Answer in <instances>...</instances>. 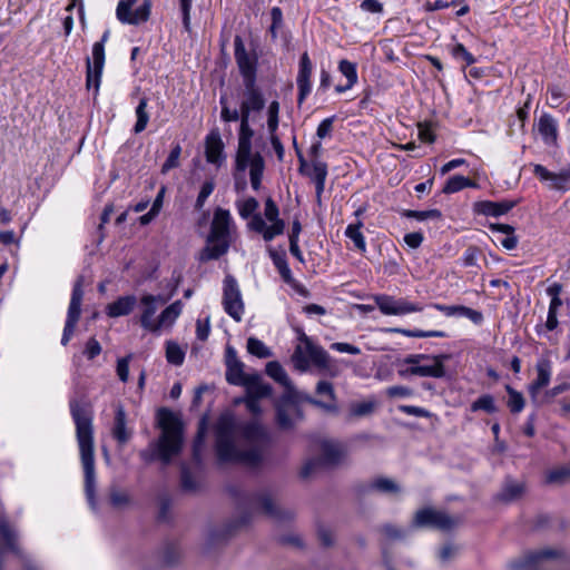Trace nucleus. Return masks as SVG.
<instances>
[{
	"instance_id": "nucleus-1",
	"label": "nucleus",
	"mask_w": 570,
	"mask_h": 570,
	"mask_svg": "<svg viewBox=\"0 0 570 570\" xmlns=\"http://www.w3.org/2000/svg\"><path fill=\"white\" fill-rule=\"evenodd\" d=\"M234 57L244 86L239 104L243 119L238 130V167L243 169L254 137L250 120L265 108L266 99L257 86L258 56L255 51L246 50L243 38L238 35L234 38Z\"/></svg>"
},
{
	"instance_id": "nucleus-2",
	"label": "nucleus",
	"mask_w": 570,
	"mask_h": 570,
	"mask_svg": "<svg viewBox=\"0 0 570 570\" xmlns=\"http://www.w3.org/2000/svg\"><path fill=\"white\" fill-rule=\"evenodd\" d=\"M70 414L76 426V438L83 468L85 492L92 508H95V443L91 405L85 400L71 397L69 401Z\"/></svg>"
},
{
	"instance_id": "nucleus-3",
	"label": "nucleus",
	"mask_w": 570,
	"mask_h": 570,
	"mask_svg": "<svg viewBox=\"0 0 570 570\" xmlns=\"http://www.w3.org/2000/svg\"><path fill=\"white\" fill-rule=\"evenodd\" d=\"M157 422L161 430L159 439L149 444V448L140 452V458L146 463L156 460L168 464L178 455L183 446V423L169 409L161 407L157 411Z\"/></svg>"
},
{
	"instance_id": "nucleus-4",
	"label": "nucleus",
	"mask_w": 570,
	"mask_h": 570,
	"mask_svg": "<svg viewBox=\"0 0 570 570\" xmlns=\"http://www.w3.org/2000/svg\"><path fill=\"white\" fill-rule=\"evenodd\" d=\"M216 454L220 463L237 462L250 468L259 466L264 461L262 445L240 451L235 445V423L230 417H222L216 426Z\"/></svg>"
},
{
	"instance_id": "nucleus-5",
	"label": "nucleus",
	"mask_w": 570,
	"mask_h": 570,
	"mask_svg": "<svg viewBox=\"0 0 570 570\" xmlns=\"http://www.w3.org/2000/svg\"><path fill=\"white\" fill-rule=\"evenodd\" d=\"M238 504L242 509L240 520L227 527V535H230L234 529L246 525L254 513H262L276 522L287 521L293 518V512L278 507L267 492L245 494L240 498Z\"/></svg>"
},
{
	"instance_id": "nucleus-6",
	"label": "nucleus",
	"mask_w": 570,
	"mask_h": 570,
	"mask_svg": "<svg viewBox=\"0 0 570 570\" xmlns=\"http://www.w3.org/2000/svg\"><path fill=\"white\" fill-rule=\"evenodd\" d=\"M230 223L232 217L229 212L218 207L214 213L206 246L199 253L198 259L200 262L205 263L218 259L228 252L230 246Z\"/></svg>"
},
{
	"instance_id": "nucleus-7",
	"label": "nucleus",
	"mask_w": 570,
	"mask_h": 570,
	"mask_svg": "<svg viewBox=\"0 0 570 570\" xmlns=\"http://www.w3.org/2000/svg\"><path fill=\"white\" fill-rule=\"evenodd\" d=\"M302 342L305 344L307 357L304 355L302 346H296L292 356L296 370L306 372L311 362L322 375L330 377L340 375L341 370L336 361L322 346L314 344L305 334L302 336Z\"/></svg>"
},
{
	"instance_id": "nucleus-8",
	"label": "nucleus",
	"mask_w": 570,
	"mask_h": 570,
	"mask_svg": "<svg viewBox=\"0 0 570 570\" xmlns=\"http://www.w3.org/2000/svg\"><path fill=\"white\" fill-rule=\"evenodd\" d=\"M449 358V354H411L404 358V363L410 366L401 373L421 377L441 379L445 376L444 362Z\"/></svg>"
},
{
	"instance_id": "nucleus-9",
	"label": "nucleus",
	"mask_w": 570,
	"mask_h": 570,
	"mask_svg": "<svg viewBox=\"0 0 570 570\" xmlns=\"http://www.w3.org/2000/svg\"><path fill=\"white\" fill-rule=\"evenodd\" d=\"M570 562L566 549L560 547H544L538 550L528 551L518 560L510 563L513 570H543L548 561Z\"/></svg>"
},
{
	"instance_id": "nucleus-10",
	"label": "nucleus",
	"mask_w": 570,
	"mask_h": 570,
	"mask_svg": "<svg viewBox=\"0 0 570 570\" xmlns=\"http://www.w3.org/2000/svg\"><path fill=\"white\" fill-rule=\"evenodd\" d=\"M109 38V31L106 30L101 40L92 46V58L86 59V87L95 89V96L98 95L102 69L105 66V42Z\"/></svg>"
},
{
	"instance_id": "nucleus-11",
	"label": "nucleus",
	"mask_w": 570,
	"mask_h": 570,
	"mask_svg": "<svg viewBox=\"0 0 570 570\" xmlns=\"http://www.w3.org/2000/svg\"><path fill=\"white\" fill-rule=\"evenodd\" d=\"M223 305L225 312L233 320L240 322L244 313V303L237 281L232 275H227L224 279Z\"/></svg>"
},
{
	"instance_id": "nucleus-12",
	"label": "nucleus",
	"mask_w": 570,
	"mask_h": 570,
	"mask_svg": "<svg viewBox=\"0 0 570 570\" xmlns=\"http://www.w3.org/2000/svg\"><path fill=\"white\" fill-rule=\"evenodd\" d=\"M82 297H83L82 278L80 277L77 279V282L75 283L73 288H72L71 299H70V304H69V308H68L67 321H66L62 337H61V344L63 346H66L70 342V340L75 333L76 325H77V323L80 318V314H81Z\"/></svg>"
},
{
	"instance_id": "nucleus-13",
	"label": "nucleus",
	"mask_w": 570,
	"mask_h": 570,
	"mask_svg": "<svg viewBox=\"0 0 570 570\" xmlns=\"http://www.w3.org/2000/svg\"><path fill=\"white\" fill-rule=\"evenodd\" d=\"M315 393L321 399L313 396H305L304 401L317 409H321L325 413L336 415L340 413V406L337 404V397L334 390V385L328 381H318L315 386Z\"/></svg>"
},
{
	"instance_id": "nucleus-14",
	"label": "nucleus",
	"mask_w": 570,
	"mask_h": 570,
	"mask_svg": "<svg viewBox=\"0 0 570 570\" xmlns=\"http://www.w3.org/2000/svg\"><path fill=\"white\" fill-rule=\"evenodd\" d=\"M415 528H434L439 530H451L455 527L456 521L442 511L432 508H424L416 511L413 522Z\"/></svg>"
},
{
	"instance_id": "nucleus-15",
	"label": "nucleus",
	"mask_w": 570,
	"mask_h": 570,
	"mask_svg": "<svg viewBox=\"0 0 570 570\" xmlns=\"http://www.w3.org/2000/svg\"><path fill=\"white\" fill-rule=\"evenodd\" d=\"M137 1L138 0L119 1L116 13L120 22L137 26L146 22L149 19L151 12V1L144 0L135 11H131L132 6L136 4Z\"/></svg>"
},
{
	"instance_id": "nucleus-16",
	"label": "nucleus",
	"mask_w": 570,
	"mask_h": 570,
	"mask_svg": "<svg viewBox=\"0 0 570 570\" xmlns=\"http://www.w3.org/2000/svg\"><path fill=\"white\" fill-rule=\"evenodd\" d=\"M375 304L384 315H405L413 312H421L423 307L420 304L409 302L404 298H395L390 295H376Z\"/></svg>"
},
{
	"instance_id": "nucleus-17",
	"label": "nucleus",
	"mask_w": 570,
	"mask_h": 570,
	"mask_svg": "<svg viewBox=\"0 0 570 570\" xmlns=\"http://www.w3.org/2000/svg\"><path fill=\"white\" fill-rule=\"evenodd\" d=\"M239 435L249 444L267 446L271 442V435L267 429L258 421L252 420L235 425V433Z\"/></svg>"
},
{
	"instance_id": "nucleus-18",
	"label": "nucleus",
	"mask_w": 570,
	"mask_h": 570,
	"mask_svg": "<svg viewBox=\"0 0 570 570\" xmlns=\"http://www.w3.org/2000/svg\"><path fill=\"white\" fill-rule=\"evenodd\" d=\"M226 381L232 385L242 386L250 374L244 372V363L237 357L235 348L227 345L225 350Z\"/></svg>"
},
{
	"instance_id": "nucleus-19",
	"label": "nucleus",
	"mask_w": 570,
	"mask_h": 570,
	"mask_svg": "<svg viewBox=\"0 0 570 570\" xmlns=\"http://www.w3.org/2000/svg\"><path fill=\"white\" fill-rule=\"evenodd\" d=\"M249 167V176H250V185L254 190H258L261 188L263 173L265 168V161L263 156L259 153L252 154V147L249 148V156L246 160V166L243 169L238 167V150L236 151L235 159V177L237 178L238 174L244 175L245 170Z\"/></svg>"
},
{
	"instance_id": "nucleus-20",
	"label": "nucleus",
	"mask_w": 570,
	"mask_h": 570,
	"mask_svg": "<svg viewBox=\"0 0 570 570\" xmlns=\"http://www.w3.org/2000/svg\"><path fill=\"white\" fill-rule=\"evenodd\" d=\"M168 301V297L161 295L146 294L141 296L140 303L144 305V309L140 316L141 326L153 333L157 332L156 321L153 320L158 305H164Z\"/></svg>"
},
{
	"instance_id": "nucleus-21",
	"label": "nucleus",
	"mask_w": 570,
	"mask_h": 570,
	"mask_svg": "<svg viewBox=\"0 0 570 570\" xmlns=\"http://www.w3.org/2000/svg\"><path fill=\"white\" fill-rule=\"evenodd\" d=\"M312 61L307 52H304L299 59L298 73L296 78L298 88V104H302L311 92Z\"/></svg>"
},
{
	"instance_id": "nucleus-22",
	"label": "nucleus",
	"mask_w": 570,
	"mask_h": 570,
	"mask_svg": "<svg viewBox=\"0 0 570 570\" xmlns=\"http://www.w3.org/2000/svg\"><path fill=\"white\" fill-rule=\"evenodd\" d=\"M517 204V200H480L473 204V212L478 215L499 217L509 213Z\"/></svg>"
},
{
	"instance_id": "nucleus-23",
	"label": "nucleus",
	"mask_w": 570,
	"mask_h": 570,
	"mask_svg": "<svg viewBox=\"0 0 570 570\" xmlns=\"http://www.w3.org/2000/svg\"><path fill=\"white\" fill-rule=\"evenodd\" d=\"M265 372L271 379L285 387L283 401H292L295 394V389L281 363L277 361L268 362L266 364Z\"/></svg>"
},
{
	"instance_id": "nucleus-24",
	"label": "nucleus",
	"mask_w": 570,
	"mask_h": 570,
	"mask_svg": "<svg viewBox=\"0 0 570 570\" xmlns=\"http://www.w3.org/2000/svg\"><path fill=\"white\" fill-rule=\"evenodd\" d=\"M534 175L542 181H551V188L567 191L570 186V173L561 171L559 174L548 170L544 166L537 164L533 166Z\"/></svg>"
},
{
	"instance_id": "nucleus-25",
	"label": "nucleus",
	"mask_w": 570,
	"mask_h": 570,
	"mask_svg": "<svg viewBox=\"0 0 570 570\" xmlns=\"http://www.w3.org/2000/svg\"><path fill=\"white\" fill-rule=\"evenodd\" d=\"M524 492L525 483L523 481H517L511 476H507L500 492L495 494L494 499L498 502L508 504L521 499Z\"/></svg>"
},
{
	"instance_id": "nucleus-26",
	"label": "nucleus",
	"mask_w": 570,
	"mask_h": 570,
	"mask_svg": "<svg viewBox=\"0 0 570 570\" xmlns=\"http://www.w3.org/2000/svg\"><path fill=\"white\" fill-rule=\"evenodd\" d=\"M224 142L219 130L213 129L205 139V156L210 164L220 165L223 160Z\"/></svg>"
},
{
	"instance_id": "nucleus-27",
	"label": "nucleus",
	"mask_w": 570,
	"mask_h": 570,
	"mask_svg": "<svg viewBox=\"0 0 570 570\" xmlns=\"http://www.w3.org/2000/svg\"><path fill=\"white\" fill-rule=\"evenodd\" d=\"M538 132L543 142L550 146H557L558 141V124L549 114H542L538 120Z\"/></svg>"
},
{
	"instance_id": "nucleus-28",
	"label": "nucleus",
	"mask_w": 570,
	"mask_h": 570,
	"mask_svg": "<svg viewBox=\"0 0 570 570\" xmlns=\"http://www.w3.org/2000/svg\"><path fill=\"white\" fill-rule=\"evenodd\" d=\"M246 389L247 396L263 399L272 395L273 389L269 384L264 383L261 374H250L243 385Z\"/></svg>"
},
{
	"instance_id": "nucleus-29",
	"label": "nucleus",
	"mask_w": 570,
	"mask_h": 570,
	"mask_svg": "<svg viewBox=\"0 0 570 570\" xmlns=\"http://www.w3.org/2000/svg\"><path fill=\"white\" fill-rule=\"evenodd\" d=\"M137 304L135 295L120 296L115 302L110 303L106 307V314L109 317L126 316L132 312Z\"/></svg>"
},
{
	"instance_id": "nucleus-30",
	"label": "nucleus",
	"mask_w": 570,
	"mask_h": 570,
	"mask_svg": "<svg viewBox=\"0 0 570 570\" xmlns=\"http://www.w3.org/2000/svg\"><path fill=\"white\" fill-rule=\"evenodd\" d=\"M535 368L537 379L529 385V393L532 396L549 384L551 377V363L547 358H541L538 361Z\"/></svg>"
},
{
	"instance_id": "nucleus-31",
	"label": "nucleus",
	"mask_w": 570,
	"mask_h": 570,
	"mask_svg": "<svg viewBox=\"0 0 570 570\" xmlns=\"http://www.w3.org/2000/svg\"><path fill=\"white\" fill-rule=\"evenodd\" d=\"M315 184L316 199L321 202L322 194L325 188V180L327 177V165L321 160H313L311 169L306 173Z\"/></svg>"
},
{
	"instance_id": "nucleus-32",
	"label": "nucleus",
	"mask_w": 570,
	"mask_h": 570,
	"mask_svg": "<svg viewBox=\"0 0 570 570\" xmlns=\"http://www.w3.org/2000/svg\"><path fill=\"white\" fill-rule=\"evenodd\" d=\"M321 451L322 458L318 459L321 460L322 465H335L342 460L344 455L342 445L337 442L328 440L321 442Z\"/></svg>"
},
{
	"instance_id": "nucleus-33",
	"label": "nucleus",
	"mask_w": 570,
	"mask_h": 570,
	"mask_svg": "<svg viewBox=\"0 0 570 570\" xmlns=\"http://www.w3.org/2000/svg\"><path fill=\"white\" fill-rule=\"evenodd\" d=\"M112 436L119 444H126L130 439V433L126 429V411L122 405H118L116 409Z\"/></svg>"
},
{
	"instance_id": "nucleus-34",
	"label": "nucleus",
	"mask_w": 570,
	"mask_h": 570,
	"mask_svg": "<svg viewBox=\"0 0 570 570\" xmlns=\"http://www.w3.org/2000/svg\"><path fill=\"white\" fill-rule=\"evenodd\" d=\"M183 303L181 301H175L169 306H167L156 320L157 332L161 327L171 326L178 316L181 314Z\"/></svg>"
},
{
	"instance_id": "nucleus-35",
	"label": "nucleus",
	"mask_w": 570,
	"mask_h": 570,
	"mask_svg": "<svg viewBox=\"0 0 570 570\" xmlns=\"http://www.w3.org/2000/svg\"><path fill=\"white\" fill-rule=\"evenodd\" d=\"M368 489L382 494H399L401 492L400 484L386 476L373 479L368 484Z\"/></svg>"
},
{
	"instance_id": "nucleus-36",
	"label": "nucleus",
	"mask_w": 570,
	"mask_h": 570,
	"mask_svg": "<svg viewBox=\"0 0 570 570\" xmlns=\"http://www.w3.org/2000/svg\"><path fill=\"white\" fill-rule=\"evenodd\" d=\"M269 256H271L275 267L277 268L281 277L283 278V281L287 284H292L294 282V278L292 276L291 268L286 261V254L284 252L277 253L276 250L271 248Z\"/></svg>"
},
{
	"instance_id": "nucleus-37",
	"label": "nucleus",
	"mask_w": 570,
	"mask_h": 570,
	"mask_svg": "<svg viewBox=\"0 0 570 570\" xmlns=\"http://www.w3.org/2000/svg\"><path fill=\"white\" fill-rule=\"evenodd\" d=\"M476 186H478L476 183L471 180L470 178L461 176V175H454V176H451L446 180V183L442 189V193L454 194L464 188H468V187L475 188Z\"/></svg>"
},
{
	"instance_id": "nucleus-38",
	"label": "nucleus",
	"mask_w": 570,
	"mask_h": 570,
	"mask_svg": "<svg viewBox=\"0 0 570 570\" xmlns=\"http://www.w3.org/2000/svg\"><path fill=\"white\" fill-rule=\"evenodd\" d=\"M0 537L10 551L19 553L16 531L10 527L4 515H0Z\"/></svg>"
},
{
	"instance_id": "nucleus-39",
	"label": "nucleus",
	"mask_w": 570,
	"mask_h": 570,
	"mask_svg": "<svg viewBox=\"0 0 570 570\" xmlns=\"http://www.w3.org/2000/svg\"><path fill=\"white\" fill-rule=\"evenodd\" d=\"M295 403V395L292 401H283V396L276 405V422L278 426L283 430L292 429L294 423L289 416V412L287 410V404Z\"/></svg>"
},
{
	"instance_id": "nucleus-40",
	"label": "nucleus",
	"mask_w": 570,
	"mask_h": 570,
	"mask_svg": "<svg viewBox=\"0 0 570 570\" xmlns=\"http://www.w3.org/2000/svg\"><path fill=\"white\" fill-rule=\"evenodd\" d=\"M148 99L146 97L140 98L138 106L136 107L135 114L137 117L136 124L134 126V132L140 134L142 132L149 121V114L147 111Z\"/></svg>"
},
{
	"instance_id": "nucleus-41",
	"label": "nucleus",
	"mask_w": 570,
	"mask_h": 570,
	"mask_svg": "<svg viewBox=\"0 0 570 570\" xmlns=\"http://www.w3.org/2000/svg\"><path fill=\"white\" fill-rule=\"evenodd\" d=\"M362 226H363V223L361 220H358L355 224H350L346 227L345 236L354 243V246L360 252L364 253L366 250V243H365V238L361 232Z\"/></svg>"
},
{
	"instance_id": "nucleus-42",
	"label": "nucleus",
	"mask_w": 570,
	"mask_h": 570,
	"mask_svg": "<svg viewBox=\"0 0 570 570\" xmlns=\"http://www.w3.org/2000/svg\"><path fill=\"white\" fill-rule=\"evenodd\" d=\"M386 332L390 333H400L407 337H446L448 334L443 331H423V330H407V328H399L392 327L386 328Z\"/></svg>"
},
{
	"instance_id": "nucleus-43",
	"label": "nucleus",
	"mask_w": 570,
	"mask_h": 570,
	"mask_svg": "<svg viewBox=\"0 0 570 570\" xmlns=\"http://www.w3.org/2000/svg\"><path fill=\"white\" fill-rule=\"evenodd\" d=\"M505 391L509 395L507 405H508L510 412L512 414L520 413L524 409V405H525V401H524L522 393L515 391L510 385H505Z\"/></svg>"
},
{
	"instance_id": "nucleus-44",
	"label": "nucleus",
	"mask_w": 570,
	"mask_h": 570,
	"mask_svg": "<svg viewBox=\"0 0 570 570\" xmlns=\"http://www.w3.org/2000/svg\"><path fill=\"white\" fill-rule=\"evenodd\" d=\"M471 411H484L489 414H493L498 411L495 400L491 394H483L471 404Z\"/></svg>"
},
{
	"instance_id": "nucleus-45",
	"label": "nucleus",
	"mask_w": 570,
	"mask_h": 570,
	"mask_svg": "<svg viewBox=\"0 0 570 570\" xmlns=\"http://www.w3.org/2000/svg\"><path fill=\"white\" fill-rule=\"evenodd\" d=\"M205 435H206V423H205V420H203L199 424L197 434H196L194 443H193V459L197 463L202 462V451H203V448L205 444Z\"/></svg>"
},
{
	"instance_id": "nucleus-46",
	"label": "nucleus",
	"mask_w": 570,
	"mask_h": 570,
	"mask_svg": "<svg viewBox=\"0 0 570 570\" xmlns=\"http://www.w3.org/2000/svg\"><path fill=\"white\" fill-rule=\"evenodd\" d=\"M247 351L249 354L259 358H267L272 356L271 350L256 337H249L247 340Z\"/></svg>"
},
{
	"instance_id": "nucleus-47",
	"label": "nucleus",
	"mask_w": 570,
	"mask_h": 570,
	"mask_svg": "<svg viewBox=\"0 0 570 570\" xmlns=\"http://www.w3.org/2000/svg\"><path fill=\"white\" fill-rule=\"evenodd\" d=\"M166 358L173 365H181L185 360V353L180 346L175 342H167L166 344Z\"/></svg>"
},
{
	"instance_id": "nucleus-48",
	"label": "nucleus",
	"mask_w": 570,
	"mask_h": 570,
	"mask_svg": "<svg viewBox=\"0 0 570 570\" xmlns=\"http://www.w3.org/2000/svg\"><path fill=\"white\" fill-rule=\"evenodd\" d=\"M219 104L222 106L220 118L223 121L230 122L239 120V122L242 124V111L239 109H230L227 105V98L225 96L220 97Z\"/></svg>"
},
{
	"instance_id": "nucleus-49",
	"label": "nucleus",
	"mask_w": 570,
	"mask_h": 570,
	"mask_svg": "<svg viewBox=\"0 0 570 570\" xmlns=\"http://www.w3.org/2000/svg\"><path fill=\"white\" fill-rule=\"evenodd\" d=\"M279 102L277 100L271 101L267 108V128L269 134H276L279 124Z\"/></svg>"
},
{
	"instance_id": "nucleus-50",
	"label": "nucleus",
	"mask_w": 570,
	"mask_h": 570,
	"mask_svg": "<svg viewBox=\"0 0 570 570\" xmlns=\"http://www.w3.org/2000/svg\"><path fill=\"white\" fill-rule=\"evenodd\" d=\"M338 70L346 78L347 82H350V86H354L357 82V71H356V63L351 62L346 59H342L338 62Z\"/></svg>"
},
{
	"instance_id": "nucleus-51",
	"label": "nucleus",
	"mask_w": 570,
	"mask_h": 570,
	"mask_svg": "<svg viewBox=\"0 0 570 570\" xmlns=\"http://www.w3.org/2000/svg\"><path fill=\"white\" fill-rule=\"evenodd\" d=\"M180 155H181V146L179 144H176L171 148L167 159L165 160V163L161 166V174H167L169 170L177 168L179 166Z\"/></svg>"
},
{
	"instance_id": "nucleus-52",
	"label": "nucleus",
	"mask_w": 570,
	"mask_h": 570,
	"mask_svg": "<svg viewBox=\"0 0 570 570\" xmlns=\"http://www.w3.org/2000/svg\"><path fill=\"white\" fill-rule=\"evenodd\" d=\"M272 225H266L262 236L265 242L273 240L276 236L282 235L285 229V223L283 219H277L276 222H271Z\"/></svg>"
},
{
	"instance_id": "nucleus-53",
	"label": "nucleus",
	"mask_w": 570,
	"mask_h": 570,
	"mask_svg": "<svg viewBox=\"0 0 570 570\" xmlns=\"http://www.w3.org/2000/svg\"><path fill=\"white\" fill-rule=\"evenodd\" d=\"M403 215L407 218H414L416 220H426L431 218H441L442 214L439 209H429V210H411L407 209L403 213Z\"/></svg>"
},
{
	"instance_id": "nucleus-54",
	"label": "nucleus",
	"mask_w": 570,
	"mask_h": 570,
	"mask_svg": "<svg viewBox=\"0 0 570 570\" xmlns=\"http://www.w3.org/2000/svg\"><path fill=\"white\" fill-rule=\"evenodd\" d=\"M375 402L366 401L353 404L350 410V414L355 417L367 416L374 412Z\"/></svg>"
},
{
	"instance_id": "nucleus-55",
	"label": "nucleus",
	"mask_w": 570,
	"mask_h": 570,
	"mask_svg": "<svg viewBox=\"0 0 570 570\" xmlns=\"http://www.w3.org/2000/svg\"><path fill=\"white\" fill-rule=\"evenodd\" d=\"M214 188H215V184L212 180H207L203 184L200 191L197 196L196 203H195V208L197 210H200L204 207L205 202L210 196Z\"/></svg>"
},
{
	"instance_id": "nucleus-56",
	"label": "nucleus",
	"mask_w": 570,
	"mask_h": 570,
	"mask_svg": "<svg viewBox=\"0 0 570 570\" xmlns=\"http://www.w3.org/2000/svg\"><path fill=\"white\" fill-rule=\"evenodd\" d=\"M568 476H570V469L559 468L547 473L546 482L549 484L562 483Z\"/></svg>"
},
{
	"instance_id": "nucleus-57",
	"label": "nucleus",
	"mask_w": 570,
	"mask_h": 570,
	"mask_svg": "<svg viewBox=\"0 0 570 570\" xmlns=\"http://www.w3.org/2000/svg\"><path fill=\"white\" fill-rule=\"evenodd\" d=\"M258 206H259V204H258L257 199L254 197H249L239 205V207H238L239 215L246 219V218L255 215V212L258 208Z\"/></svg>"
},
{
	"instance_id": "nucleus-58",
	"label": "nucleus",
	"mask_w": 570,
	"mask_h": 570,
	"mask_svg": "<svg viewBox=\"0 0 570 570\" xmlns=\"http://www.w3.org/2000/svg\"><path fill=\"white\" fill-rule=\"evenodd\" d=\"M131 357H132V355L128 354L125 357H121L117 361L116 372H117L119 380L124 383H126L129 377V362H130Z\"/></svg>"
},
{
	"instance_id": "nucleus-59",
	"label": "nucleus",
	"mask_w": 570,
	"mask_h": 570,
	"mask_svg": "<svg viewBox=\"0 0 570 570\" xmlns=\"http://www.w3.org/2000/svg\"><path fill=\"white\" fill-rule=\"evenodd\" d=\"M101 350L100 343L95 337H90L86 343L83 354L91 361L101 353Z\"/></svg>"
},
{
	"instance_id": "nucleus-60",
	"label": "nucleus",
	"mask_w": 570,
	"mask_h": 570,
	"mask_svg": "<svg viewBox=\"0 0 570 570\" xmlns=\"http://www.w3.org/2000/svg\"><path fill=\"white\" fill-rule=\"evenodd\" d=\"M264 216L268 222L281 219L278 206L271 197L265 200Z\"/></svg>"
},
{
	"instance_id": "nucleus-61",
	"label": "nucleus",
	"mask_w": 570,
	"mask_h": 570,
	"mask_svg": "<svg viewBox=\"0 0 570 570\" xmlns=\"http://www.w3.org/2000/svg\"><path fill=\"white\" fill-rule=\"evenodd\" d=\"M181 487L186 491H195L197 489V483L188 470L186 465H183L181 468Z\"/></svg>"
},
{
	"instance_id": "nucleus-62",
	"label": "nucleus",
	"mask_w": 570,
	"mask_h": 570,
	"mask_svg": "<svg viewBox=\"0 0 570 570\" xmlns=\"http://www.w3.org/2000/svg\"><path fill=\"white\" fill-rule=\"evenodd\" d=\"M380 531L389 540H400L404 538V531L393 524H384L380 528Z\"/></svg>"
},
{
	"instance_id": "nucleus-63",
	"label": "nucleus",
	"mask_w": 570,
	"mask_h": 570,
	"mask_svg": "<svg viewBox=\"0 0 570 570\" xmlns=\"http://www.w3.org/2000/svg\"><path fill=\"white\" fill-rule=\"evenodd\" d=\"M452 55L455 58H461L462 60H464L466 66H471L475 62V58L465 49V47L462 43H458L452 49Z\"/></svg>"
},
{
	"instance_id": "nucleus-64",
	"label": "nucleus",
	"mask_w": 570,
	"mask_h": 570,
	"mask_svg": "<svg viewBox=\"0 0 570 570\" xmlns=\"http://www.w3.org/2000/svg\"><path fill=\"white\" fill-rule=\"evenodd\" d=\"M334 120L335 116H332L321 121L316 130V135L320 139H324L325 137L331 135L333 130Z\"/></svg>"
}]
</instances>
